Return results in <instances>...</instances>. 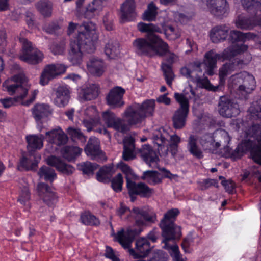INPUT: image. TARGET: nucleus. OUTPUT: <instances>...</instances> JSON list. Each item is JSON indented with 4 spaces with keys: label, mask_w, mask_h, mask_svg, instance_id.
<instances>
[{
    "label": "nucleus",
    "mask_w": 261,
    "mask_h": 261,
    "mask_svg": "<svg viewBox=\"0 0 261 261\" xmlns=\"http://www.w3.org/2000/svg\"><path fill=\"white\" fill-rule=\"evenodd\" d=\"M155 106L154 100L147 99L141 105L135 104L129 106L124 113L128 125L132 126L141 123L147 117L152 116Z\"/></svg>",
    "instance_id": "20e7f679"
},
{
    "label": "nucleus",
    "mask_w": 261,
    "mask_h": 261,
    "mask_svg": "<svg viewBox=\"0 0 261 261\" xmlns=\"http://www.w3.org/2000/svg\"><path fill=\"white\" fill-rule=\"evenodd\" d=\"M229 28L225 25H217L212 28L209 36L212 42L218 43L225 40L228 36Z\"/></svg>",
    "instance_id": "bb28decb"
},
{
    "label": "nucleus",
    "mask_w": 261,
    "mask_h": 261,
    "mask_svg": "<svg viewBox=\"0 0 261 261\" xmlns=\"http://www.w3.org/2000/svg\"><path fill=\"white\" fill-rule=\"evenodd\" d=\"M117 167L119 168L121 171L125 174L126 180V185L127 184L128 181H133L131 180L130 178L134 176V174L133 170L129 166L123 162H120L118 164Z\"/></svg>",
    "instance_id": "13d9d810"
},
{
    "label": "nucleus",
    "mask_w": 261,
    "mask_h": 261,
    "mask_svg": "<svg viewBox=\"0 0 261 261\" xmlns=\"http://www.w3.org/2000/svg\"><path fill=\"white\" fill-rule=\"evenodd\" d=\"M224 60L222 53L218 54L212 49L206 52L204 57V63L206 67L205 73L209 76L214 74L218 60Z\"/></svg>",
    "instance_id": "6ab92c4d"
},
{
    "label": "nucleus",
    "mask_w": 261,
    "mask_h": 261,
    "mask_svg": "<svg viewBox=\"0 0 261 261\" xmlns=\"http://www.w3.org/2000/svg\"><path fill=\"white\" fill-rule=\"evenodd\" d=\"M168 53L169 55L164 59V61L161 63V68L167 84L171 86L174 78L172 66L177 56L174 53H171L169 50ZM167 54L168 53L166 54Z\"/></svg>",
    "instance_id": "dca6fc26"
},
{
    "label": "nucleus",
    "mask_w": 261,
    "mask_h": 261,
    "mask_svg": "<svg viewBox=\"0 0 261 261\" xmlns=\"http://www.w3.org/2000/svg\"><path fill=\"white\" fill-rule=\"evenodd\" d=\"M66 70L65 66L61 64L46 65L40 75V84L43 86L47 85L49 81L64 73Z\"/></svg>",
    "instance_id": "9d476101"
},
{
    "label": "nucleus",
    "mask_w": 261,
    "mask_h": 261,
    "mask_svg": "<svg viewBox=\"0 0 261 261\" xmlns=\"http://www.w3.org/2000/svg\"><path fill=\"white\" fill-rule=\"evenodd\" d=\"M125 92L124 88L120 86H115L109 91L106 97L107 104L112 108H118L122 107L124 102L123 97Z\"/></svg>",
    "instance_id": "2eb2a0df"
},
{
    "label": "nucleus",
    "mask_w": 261,
    "mask_h": 261,
    "mask_svg": "<svg viewBox=\"0 0 261 261\" xmlns=\"http://www.w3.org/2000/svg\"><path fill=\"white\" fill-rule=\"evenodd\" d=\"M139 152L141 159L150 166L151 164L157 163L159 161V158L156 151L148 144L142 145Z\"/></svg>",
    "instance_id": "b1692460"
},
{
    "label": "nucleus",
    "mask_w": 261,
    "mask_h": 261,
    "mask_svg": "<svg viewBox=\"0 0 261 261\" xmlns=\"http://www.w3.org/2000/svg\"><path fill=\"white\" fill-rule=\"evenodd\" d=\"M53 3L48 0H40L36 4L38 11L44 17H50L52 14Z\"/></svg>",
    "instance_id": "58836bf2"
},
{
    "label": "nucleus",
    "mask_w": 261,
    "mask_h": 261,
    "mask_svg": "<svg viewBox=\"0 0 261 261\" xmlns=\"http://www.w3.org/2000/svg\"><path fill=\"white\" fill-rule=\"evenodd\" d=\"M55 104L59 107L66 106L70 99V90L67 85L59 86L55 92Z\"/></svg>",
    "instance_id": "a878e982"
},
{
    "label": "nucleus",
    "mask_w": 261,
    "mask_h": 261,
    "mask_svg": "<svg viewBox=\"0 0 261 261\" xmlns=\"http://www.w3.org/2000/svg\"><path fill=\"white\" fill-rule=\"evenodd\" d=\"M158 7L154 2H151L148 4L146 10L142 15V19L149 22L154 21L158 14Z\"/></svg>",
    "instance_id": "ea45409f"
},
{
    "label": "nucleus",
    "mask_w": 261,
    "mask_h": 261,
    "mask_svg": "<svg viewBox=\"0 0 261 261\" xmlns=\"http://www.w3.org/2000/svg\"><path fill=\"white\" fill-rule=\"evenodd\" d=\"M81 152L82 149L79 147L70 146H66L61 150L62 156L69 162L74 160Z\"/></svg>",
    "instance_id": "4c0bfd02"
},
{
    "label": "nucleus",
    "mask_w": 261,
    "mask_h": 261,
    "mask_svg": "<svg viewBox=\"0 0 261 261\" xmlns=\"http://www.w3.org/2000/svg\"><path fill=\"white\" fill-rule=\"evenodd\" d=\"M239 106L232 100L225 97H221L219 102V112L224 117L231 118L240 113Z\"/></svg>",
    "instance_id": "ddd939ff"
},
{
    "label": "nucleus",
    "mask_w": 261,
    "mask_h": 261,
    "mask_svg": "<svg viewBox=\"0 0 261 261\" xmlns=\"http://www.w3.org/2000/svg\"><path fill=\"white\" fill-rule=\"evenodd\" d=\"M32 112L33 117L37 122L47 117L52 113L49 106L44 103L35 105L32 109Z\"/></svg>",
    "instance_id": "2f4dec72"
},
{
    "label": "nucleus",
    "mask_w": 261,
    "mask_h": 261,
    "mask_svg": "<svg viewBox=\"0 0 261 261\" xmlns=\"http://www.w3.org/2000/svg\"><path fill=\"white\" fill-rule=\"evenodd\" d=\"M250 39L253 40L261 48V33H243L238 30H232L230 32L228 38L229 42L233 44L239 42L244 43Z\"/></svg>",
    "instance_id": "f8f14e48"
},
{
    "label": "nucleus",
    "mask_w": 261,
    "mask_h": 261,
    "mask_svg": "<svg viewBox=\"0 0 261 261\" xmlns=\"http://www.w3.org/2000/svg\"><path fill=\"white\" fill-rule=\"evenodd\" d=\"M243 72H240L235 75H232L229 81V88L231 89V91H234L236 92V93L240 95V92L239 90V85H242V74Z\"/></svg>",
    "instance_id": "49530a36"
},
{
    "label": "nucleus",
    "mask_w": 261,
    "mask_h": 261,
    "mask_svg": "<svg viewBox=\"0 0 261 261\" xmlns=\"http://www.w3.org/2000/svg\"><path fill=\"white\" fill-rule=\"evenodd\" d=\"M137 29L141 33H146V36L156 35L154 33L160 32L158 24H154L153 23L147 24L142 22L138 23Z\"/></svg>",
    "instance_id": "37998d69"
},
{
    "label": "nucleus",
    "mask_w": 261,
    "mask_h": 261,
    "mask_svg": "<svg viewBox=\"0 0 261 261\" xmlns=\"http://www.w3.org/2000/svg\"><path fill=\"white\" fill-rule=\"evenodd\" d=\"M142 231V228L136 227L127 229L126 231L122 229L116 233L114 241L118 242L123 248L128 249L130 255L134 258L145 257L151 250L150 242L146 238L142 237L138 239L135 243L136 250L131 248L135 238L139 235Z\"/></svg>",
    "instance_id": "f03ea898"
},
{
    "label": "nucleus",
    "mask_w": 261,
    "mask_h": 261,
    "mask_svg": "<svg viewBox=\"0 0 261 261\" xmlns=\"http://www.w3.org/2000/svg\"><path fill=\"white\" fill-rule=\"evenodd\" d=\"M159 226L162 230V242L167 244L169 242L179 240L181 237V227L175 223L160 222Z\"/></svg>",
    "instance_id": "6e6552de"
},
{
    "label": "nucleus",
    "mask_w": 261,
    "mask_h": 261,
    "mask_svg": "<svg viewBox=\"0 0 261 261\" xmlns=\"http://www.w3.org/2000/svg\"><path fill=\"white\" fill-rule=\"evenodd\" d=\"M126 187L130 197L133 195H138L141 198H149L154 193V189L149 187L143 182L136 183L135 181H127Z\"/></svg>",
    "instance_id": "9b49d317"
},
{
    "label": "nucleus",
    "mask_w": 261,
    "mask_h": 261,
    "mask_svg": "<svg viewBox=\"0 0 261 261\" xmlns=\"http://www.w3.org/2000/svg\"><path fill=\"white\" fill-rule=\"evenodd\" d=\"M180 214V211L177 208H173L169 210L164 214L163 218L160 222L166 223H175L176 217Z\"/></svg>",
    "instance_id": "603ef678"
},
{
    "label": "nucleus",
    "mask_w": 261,
    "mask_h": 261,
    "mask_svg": "<svg viewBox=\"0 0 261 261\" xmlns=\"http://www.w3.org/2000/svg\"><path fill=\"white\" fill-rule=\"evenodd\" d=\"M105 53L111 59H114L120 54L119 44L117 41H109L105 46Z\"/></svg>",
    "instance_id": "a18cd8bd"
},
{
    "label": "nucleus",
    "mask_w": 261,
    "mask_h": 261,
    "mask_svg": "<svg viewBox=\"0 0 261 261\" xmlns=\"http://www.w3.org/2000/svg\"><path fill=\"white\" fill-rule=\"evenodd\" d=\"M235 67L234 63H226L219 69V76L226 77L227 75L231 73V71Z\"/></svg>",
    "instance_id": "69168bd1"
},
{
    "label": "nucleus",
    "mask_w": 261,
    "mask_h": 261,
    "mask_svg": "<svg viewBox=\"0 0 261 261\" xmlns=\"http://www.w3.org/2000/svg\"><path fill=\"white\" fill-rule=\"evenodd\" d=\"M43 135H30L26 136V141L28 143L27 149L29 152H34L37 150H40L43 146Z\"/></svg>",
    "instance_id": "f704fd0d"
},
{
    "label": "nucleus",
    "mask_w": 261,
    "mask_h": 261,
    "mask_svg": "<svg viewBox=\"0 0 261 261\" xmlns=\"http://www.w3.org/2000/svg\"><path fill=\"white\" fill-rule=\"evenodd\" d=\"M251 158L256 164L261 165V143H258L251 151Z\"/></svg>",
    "instance_id": "e2e57ef3"
},
{
    "label": "nucleus",
    "mask_w": 261,
    "mask_h": 261,
    "mask_svg": "<svg viewBox=\"0 0 261 261\" xmlns=\"http://www.w3.org/2000/svg\"><path fill=\"white\" fill-rule=\"evenodd\" d=\"M247 45L241 44L229 46L222 52L223 60H230L238 55H241L247 50Z\"/></svg>",
    "instance_id": "72a5a7b5"
},
{
    "label": "nucleus",
    "mask_w": 261,
    "mask_h": 261,
    "mask_svg": "<svg viewBox=\"0 0 261 261\" xmlns=\"http://www.w3.org/2000/svg\"><path fill=\"white\" fill-rule=\"evenodd\" d=\"M19 41L22 45L19 59L28 64L35 65L42 61L43 54L38 49L34 48L31 42L27 39L19 37Z\"/></svg>",
    "instance_id": "423d86ee"
},
{
    "label": "nucleus",
    "mask_w": 261,
    "mask_h": 261,
    "mask_svg": "<svg viewBox=\"0 0 261 261\" xmlns=\"http://www.w3.org/2000/svg\"><path fill=\"white\" fill-rule=\"evenodd\" d=\"M45 135L49 143L58 146L64 145L68 140L67 135L61 128L46 132Z\"/></svg>",
    "instance_id": "412c9836"
},
{
    "label": "nucleus",
    "mask_w": 261,
    "mask_h": 261,
    "mask_svg": "<svg viewBox=\"0 0 261 261\" xmlns=\"http://www.w3.org/2000/svg\"><path fill=\"white\" fill-rule=\"evenodd\" d=\"M3 90L6 91L10 95L17 94L15 97L19 99H23L28 93V89L22 85L17 84H8L6 81L3 84Z\"/></svg>",
    "instance_id": "c85d7f7f"
},
{
    "label": "nucleus",
    "mask_w": 261,
    "mask_h": 261,
    "mask_svg": "<svg viewBox=\"0 0 261 261\" xmlns=\"http://www.w3.org/2000/svg\"><path fill=\"white\" fill-rule=\"evenodd\" d=\"M108 0H93L91 3L85 8L82 14L86 19H90L93 18L95 14L102 10L103 4Z\"/></svg>",
    "instance_id": "c756f323"
},
{
    "label": "nucleus",
    "mask_w": 261,
    "mask_h": 261,
    "mask_svg": "<svg viewBox=\"0 0 261 261\" xmlns=\"http://www.w3.org/2000/svg\"><path fill=\"white\" fill-rule=\"evenodd\" d=\"M123 179L122 175L118 173L111 180V187L117 193L120 192L122 190Z\"/></svg>",
    "instance_id": "6e6d98bb"
},
{
    "label": "nucleus",
    "mask_w": 261,
    "mask_h": 261,
    "mask_svg": "<svg viewBox=\"0 0 261 261\" xmlns=\"http://www.w3.org/2000/svg\"><path fill=\"white\" fill-rule=\"evenodd\" d=\"M79 170L82 171L84 174H93L99 165L96 163H92L90 162H86L81 163L78 166Z\"/></svg>",
    "instance_id": "8fccbe9b"
},
{
    "label": "nucleus",
    "mask_w": 261,
    "mask_h": 261,
    "mask_svg": "<svg viewBox=\"0 0 261 261\" xmlns=\"http://www.w3.org/2000/svg\"><path fill=\"white\" fill-rule=\"evenodd\" d=\"M67 132L73 141L78 140L82 143H85L86 141V137L79 128L69 127L67 128Z\"/></svg>",
    "instance_id": "09e8293b"
},
{
    "label": "nucleus",
    "mask_w": 261,
    "mask_h": 261,
    "mask_svg": "<svg viewBox=\"0 0 261 261\" xmlns=\"http://www.w3.org/2000/svg\"><path fill=\"white\" fill-rule=\"evenodd\" d=\"M220 136L222 140H219V141L215 142L214 138L211 136H205L206 139L208 141L205 142L206 149L210 151L213 152L214 150L217 149L221 145V143L224 142L226 144H228L231 140L228 133L224 129L217 130L215 133V137Z\"/></svg>",
    "instance_id": "a211bd4d"
},
{
    "label": "nucleus",
    "mask_w": 261,
    "mask_h": 261,
    "mask_svg": "<svg viewBox=\"0 0 261 261\" xmlns=\"http://www.w3.org/2000/svg\"><path fill=\"white\" fill-rule=\"evenodd\" d=\"M38 175L40 178H43L45 181L50 182H53L57 178L55 170L46 166H43L40 168Z\"/></svg>",
    "instance_id": "c03bdc74"
},
{
    "label": "nucleus",
    "mask_w": 261,
    "mask_h": 261,
    "mask_svg": "<svg viewBox=\"0 0 261 261\" xmlns=\"http://www.w3.org/2000/svg\"><path fill=\"white\" fill-rule=\"evenodd\" d=\"M37 191L39 196L44 203L49 207L54 206L58 201L56 193L51 190L48 184L40 182L37 185Z\"/></svg>",
    "instance_id": "4468645a"
},
{
    "label": "nucleus",
    "mask_w": 261,
    "mask_h": 261,
    "mask_svg": "<svg viewBox=\"0 0 261 261\" xmlns=\"http://www.w3.org/2000/svg\"><path fill=\"white\" fill-rule=\"evenodd\" d=\"M248 134L261 141V124H253L248 129Z\"/></svg>",
    "instance_id": "0e129e2a"
},
{
    "label": "nucleus",
    "mask_w": 261,
    "mask_h": 261,
    "mask_svg": "<svg viewBox=\"0 0 261 261\" xmlns=\"http://www.w3.org/2000/svg\"><path fill=\"white\" fill-rule=\"evenodd\" d=\"M98 94V87L94 84L90 85L83 91V98L86 100L94 99Z\"/></svg>",
    "instance_id": "de8ad7c7"
},
{
    "label": "nucleus",
    "mask_w": 261,
    "mask_h": 261,
    "mask_svg": "<svg viewBox=\"0 0 261 261\" xmlns=\"http://www.w3.org/2000/svg\"><path fill=\"white\" fill-rule=\"evenodd\" d=\"M31 198V192L27 186H24L21 190L17 201L23 205H25Z\"/></svg>",
    "instance_id": "4d7b16f0"
},
{
    "label": "nucleus",
    "mask_w": 261,
    "mask_h": 261,
    "mask_svg": "<svg viewBox=\"0 0 261 261\" xmlns=\"http://www.w3.org/2000/svg\"><path fill=\"white\" fill-rule=\"evenodd\" d=\"M89 72L94 76L100 77L105 72L106 68L103 60L98 58L92 57L87 63Z\"/></svg>",
    "instance_id": "393cba45"
},
{
    "label": "nucleus",
    "mask_w": 261,
    "mask_h": 261,
    "mask_svg": "<svg viewBox=\"0 0 261 261\" xmlns=\"http://www.w3.org/2000/svg\"><path fill=\"white\" fill-rule=\"evenodd\" d=\"M219 179L221 180V184L224 188L225 191L229 194H233L236 188V184L231 179H226L223 176H219Z\"/></svg>",
    "instance_id": "bf43d9fd"
},
{
    "label": "nucleus",
    "mask_w": 261,
    "mask_h": 261,
    "mask_svg": "<svg viewBox=\"0 0 261 261\" xmlns=\"http://www.w3.org/2000/svg\"><path fill=\"white\" fill-rule=\"evenodd\" d=\"M235 24L237 28L242 30H251L255 25V21L252 18L243 16L238 17Z\"/></svg>",
    "instance_id": "79ce46f5"
},
{
    "label": "nucleus",
    "mask_w": 261,
    "mask_h": 261,
    "mask_svg": "<svg viewBox=\"0 0 261 261\" xmlns=\"http://www.w3.org/2000/svg\"><path fill=\"white\" fill-rule=\"evenodd\" d=\"M244 9L252 16H256L261 12L260 0H241Z\"/></svg>",
    "instance_id": "e433bc0d"
},
{
    "label": "nucleus",
    "mask_w": 261,
    "mask_h": 261,
    "mask_svg": "<svg viewBox=\"0 0 261 261\" xmlns=\"http://www.w3.org/2000/svg\"><path fill=\"white\" fill-rule=\"evenodd\" d=\"M207 6L211 13L220 18L225 16L229 10L226 0H207Z\"/></svg>",
    "instance_id": "f3484780"
},
{
    "label": "nucleus",
    "mask_w": 261,
    "mask_h": 261,
    "mask_svg": "<svg viewBox=\"0 0 261 261\" xmlns=\"http://www.w3.org/2000/svg\"><path fill=\"white\" fill-rule=\"evenodd\" d=\"M132 212L136 215L135 225L138 228L151 225L157 221V216L154 212L138 207H133Z\"/></svg>",
    "instance_id": "0eeeda50"
},
{
    "label": "nucleus",
    "mask_w": 261,
    "mask_h": 261,
    "mask_svg": "<svg viewBox=\"0 0 261 261\" xmlns=\"http://www.w3.org/2000/svg\"><path fill=\"white\" fill-rule=\"evenodd\" d=\"M256 142L250 139H243L238 145L240 147L243 152L245 154L248 151L250 152L251 154V151L253 150L256 145Z\"/></svg>",
    "instance_id": "5fc2aeb1"
},
{
    "label": "nucleus",
    "mask_w": 261,
    "mask_h": 261,
    "mask_svg": "<svg viewBox=\"0 0 261 261\" xmlns=\"http://www.w3.org/2000/svg\"><path fill=\"white\" fill-rule=\"evenodd\" d=\"M101 117L102 121L108 128H113L122 133H126L129 129L127 125L123 123V120L117 117L114 112L110 110L103 112Z\"/></svg>",
    "instance_id": "1a4fd4ad"
},
{
    "label": "nucleus",
    "mask_w": 261,
    "mask_h": 261,
    "mask_svg": "<svg viewBox=\"0 0 261 261\" xmlns=\"http://www.w3.org/2000/svg\"><path fill=\"white\" fill-rule=\"evenodd\" d=\"M84 151L87 155L90 156L92 160L96 159L102 154V151L100 148L99 142L95 137H91L89 139Z\"/></svg>",
    "instance_id": "cd10ccee"
},
{
    "label": "nucleus",
    "mask_w": 261,
    "mask_h": 261,
    "mask_svg": "<svg viewBox=\"0 0 261 261\" xmlns=\"http://www.w3.org/2000/svg\"><path fill=\"white\" fill-rule=\"evenodd\" d=\"M75 30L78 34L70 40L68 58L73 65H79L82 62L83 53L91 54L95 50L98 37L96 33V25L91 21L83 22L80 25L70 22L68 35H71Z\"/></svg>",
    "instance_id": "f257e3e1"
},
{
    "label": "nucleus",
    "mask_w": 261,
    "mask_h": 261,
    "mask_svg": "<svg viewBox=\"0 0 261 261\" xmlns=\"http://www.w3.org/2000/svg\"><path fill=\"white\" fill-rule=\"evenodd\" d=\"M30 160L26 156H22L19 159L17 163V169L18 171H29L30 170Z\"/></svg>",
    "instance_id": "338daca9"
},
{
    "label": "nucleus",
    "mask_w": 261,
    "mask_h": 261,
    "mask_svg": "<svg viewBox=\"0 0 261 261\" xmlns=\"http://www.w3.org/2000/svg\"><path fill=\"white\" fill-rule=\"evenodd\" d=\"M174 98L180 107L172 116L173 126L176 129H181L186 125L189 112V100L183 94L179 93H175Z\"/></svg>",
    "instance_id": "39448f33"
},
{
    "label": "nucleus",
    "mask_w": 261,
    "mask_h": 261,
    "mask_svg": "<svg viewBox=\"0 0 261 261\" xmlns=\"http://www.w3.org/2000/svg\"><path fill=\"white\" fill-rule=\"evenodd\" d=\"M247 45L241 44L229 46L222 52L223 60H230L238 55H241L247 50Z\"/></svg>",
    "instance_id": "473e14b6"
},
{
    "label": "nucleus",
    "mask_w": 261,
    "mask_h": 261,
    "mask_svg": "<svg viewBox=\"0 0 261 261\" xmlns=\"http://www.w3.org/2000/svg\"><path fill=\"white\" fill-rule=\"evenodd\" d=\"M48 165L55 167L58 171L66 175H69L73 173L74 168L72 166L65 163L60 158L55 156H51L47 160Z\"/></svg>",
    "instance_id": "4be33fe9"
},
{
    "label": "nucleus",
    "mask_w": 261,
    "mask_h": 261,
    "mask_svg": "<svg viewBox=\"0 0 261 261\" xmlns=\"http://www.w3.org/2000/svg\"><path fill=\"white\" fill-rule=\"evenodd\" d=\"M134 0H126L121 6L120 18L123 22L133 21L136 17Z\"/></svg>",
    "instance_id": "5701e85b"
},
{
    "label": "nucleus",
    "mask_w": 261,
    "mask_h": 261,
    "mask_svg": "<svg viewBox=\"0 0 261 261\" xmlns=\"http://www.w3.org/2000/svg\"><path fill=\"white\" fill-rule=\"evenodd\" d=\"M242 85H239L241 96L240 98H246L248 94L250 93L256 87V81L254 77L247 72L242 73Z\"/></svg>",
    "instance_id": "aec40b11"
},
{
    "label": "nucleus",
    "mask_w": 261,
    "mask_h": 261,
    "mask_svg": "<svg viewBox=\"0 0 261 261\" xmlns=\"http://www.w3.org/2000/svg\"><path fill=\"white\" fill-rule=\"evenodd\" d=\"M225 153L227 158L234 161L240 159L244 154L238 145L234 150L229 147H227L225 149Z\"/></svg>",
    "instance_id": "3c124183"
},
{
    "label": "nucleus",
    "mask_w": 261,
    "mask_h": 261,
    "mask_svg": "<svg viewBox=\"0 0 261 261\" xmlns=\"http://www.w3.org/2000/svg\"><path fill=\"white\" fill-rule=\"evenodd\" d=\"M81 222L87 226H98L100 222L99 219L89 211H85L80 216Z\"/></svg>",
    "instance_id": "a19ab883"
},
{
    "label": "nucleus",
    "mask_w": 261,
    "mask_h": 261,
    "mask_svg": "<svg viewBox=\"0 0 261 261\" xmlns=\"http://www.w3.org/2000/svg\"><path fill=\"white\" fill-rule=\"evenodd\" d=\"M187 149L190 154L197 159H202L204 157L203 151L197 144V138L194 135H191L187 141Z\"/></svg>",
    "instance_id": "7c9ffc66"
},
{
    "label": "nucleus",
    "mask_w": 261,
    "mask_h": 261,
    "mask_svg": "<svg viewBox=\"0 0 261 261\" xmlns=\"http://www.w3.org/2000/svg\"><path fill=\"white\" fill-rule=\"evenodd\" d=\"M134 148V146L133 142H129L128 145L126 144L124 145L122 157L124 161H128L135 159Z\"/></svg>",
    "instance_id": "864d4df0"
},
{
    "label": "nucleus",
    "mask_w": 261,
    "mask_h": 261,
    "mask_svg": "<svg viewBox=\"0 0 261 261\" xmlns=\"http://www.w3.org/2000/svg\"><path fill=\"white\" fill-rule=\"evenodd\" d=\"M160 32L157 33H163L166 39L170 40H174L180 37V34L177 29L171 25H169L165 22L158 24Z\"/></svg>",
    "instance_id": "c9c22d12"
},
{
    "label": "nucleus",
    "mask_w": 261,
    "mask_h": 261,
    "mask_svg": "<svg viewBox=\"0 0 261 261\" xmlns=\"http://www.w3.org/2000/svg\"><path fill=\"white\" fill-rule=\"evenodd\" d=\"M60 28L57 21H52L45 24L43 27V30L48 34H54Z\"/></svg>",
    "instance_id": "774afa93"
},
{
    "label": "nucleus",
    "mask_w": 261,
    "mask_h": 261,
    "mask_svg": "<svg viewBox=\"0 0 261 261\" xmlns=\"http://www.w3.org/2000/svg\"><path fill=\"white\" fill-rule=\"evenodd\" d=\"M132 45L135 53L139 56L162 57L169 52L168 43L158 35L137 38Z\"/></svg>",
    "instance_id": "7ed1b4c3"
},
{
    "label": "nucleus",
    "mask_w": 261,
    "mask_h": 261,
    "mask_svg": "<svg viewBox=\"0 0 261 261\" xmlns=\"http://www.w3.org/2000/svg\"><path fill=\"white\" fill-rule=\"evenodd\" d=\"M153 139L154 143L156 144L161 149H162V146H164L168 142L165 134L162 133L160 130L153 135Z\"/></svg>",
    "instance_id": "052dcab7"
},
{
    "label": "nucleus",
    "mask_w": 261,
    "mask_h": 261,
    "mask_svg": "<svg viewBox=\"0 0 261 261\" xmlns=\"http://www.w3.org/2000/svg\"><path fill=\"white\" fill-rule=\"evenodd\" d=\"M193 243L194 238L191 235H188L183 239L181 247L185 253H190L192 251L191 246L193 245Z\"/></svg>",
    "instance_id": "680f3d73"
}]
</instances>
